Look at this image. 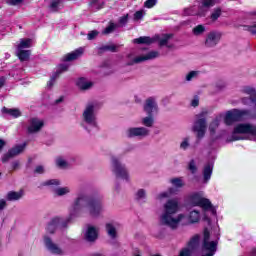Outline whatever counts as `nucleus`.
Segmentation results:
<instances>
[{
	"instance_id": "1",
	"label": "nucleus",
	"mask_w": 256,
	"mask_h": 256,
	"mask_svg": "<svg viewBox=\"0 0 256 256\" xmlns=\"http://www.w3.org/2000/svg\"><path fill=\"white\" fill-rule=\"evenodd\" d=\"M81 212L89 213L92 217H97L103 213V204L99 200H92L84 193H81L74 200L70 213L77 215Z\"/></svg>"
},
{
	"instance_id": "2",
	"label": "nucleus",
	"mask_w": 256,
	"mask_h": 256,
	"mask_svg": "<svg viewBox=\"0 0 256 256\" xmlns=\"http://www.w3.org/2000/svg\"><path fill=\"white\" fill-rule=\"evenodd\" d=\"M177 211H179V201H177V199L168 200L164 204V210L160 216V225H166V227H170V229H177L179 223L185 217L183 214L175 216Z\"/></svg>"
},
{
	"instance_id": "3",
	"label": "nucleus",
	"mask_w": 256,
	"mask_h": 256,
	"mask_svg": "<svg viewBox=\"0 0 256 256\" xmlns=\"http://www.w3.org/2000/svg\"><path fill=\"white\" fill-rule=\"evenodd\" d=\"M81 127L88 131V133H93L99 129V122L97 121V110L95 109V104H88L83 113Z\"/></svg>"
},
{
	"instance_id": "4",
	"label": "nucleus",
	"mask_w": 256,
	"mask_h": 256,
	"mask_svg": "<svg viewBox=\"0 0 256 256\" xmlns=\"http://www.w3.org/2000/svg\"><path fill=\"white\" fill-rule=\"evenodd\" d=\"M112 172L118 179L127 181L129 171L127 169V156H119L112 159Z\"/></svg>"
},
{
	"instance_id": "5",
	"label": "nucleus",
	"mask_w": 256,
	"mask_h": 256,
	"mask_svg": "<svg viewBox=\"0 0 256 256\" xmlns=\"http://www.w3.org/2000/svg\"><path fill=\"white\" fill-rule=\"evenodd\" d=\"M195 122L192 131L196 133L197 139H203L207 132V112H201L195 116Z\"/></svg>"
},
{
	"instance_id": "6",
	"label": "nucleus",
	"mask_w": 256,
	"mask_h": 256,
	"mask_svg": "<svg viewBox=\"0 0 256 256\" xmlns=\"http://www.w3.org/2000/svg\"><path fill=\"white\" fill-rule=\"evenodd\" d=\"M250 115L251 112H249V110L234 109L226 113L224 121L226 125H233V123L237 121H245Z\"/></svg>"
},
{
	"instance_id": "7",
	"label": "nucleus",
	"mask_w": 256,
	"mask_h": 256,
	"mask_svg": "<svg viewBox=\"0 0 256 256\" xmlns=\"http://www.w3.org/2000/svg\"><path fill=\"white\" fill-rule=\"evenodd\" d=\"M245 134L256 135V125L249 123L236 125L232 134V141H239V139H243L242 137H239V135Z\"/></svg>"
},
{
	"instance_id": "8",
	"label": "nucleus",
	"mask_w": 256,
	"mask_h": 256,
	"mask_svg": "<svg viewBox=\"0 0 256 256\" xmlns=\"http://www.w3.org/2000/svg\"><path fill=\"white\" fill-rule=\"evenodd\" d=\"M190 203L193 205V207H202V209H211L213 205L211 204V201L207 198H203V196L199 193H194L190 196Z\"/></svg>"
},
{
	"instance_id": "9",
	"label": "nucleus",
	"mask_w": 256,
	"mask_h": 256,
	"mask_svg": "<svg viewBox=\"0 0 256 256\" xmlns=\"http://www.w3.org/2000/svg\"><path fill=\"white\" fill-rule=\"evenodd\" d=\"M143 111L147 115H157V113H159V104H157V99L155 97L147 98L143 105Z\"/></svg>"
},
{
	"instance_id": "10",
	"label": "nucleus",
	"mask_w": 256,
	"mask_h": 256,
	"mask_svg": "<svg viewBox=\"0 0 256 256\" xmlns=\"http://www.w3.org/2000/svg\"><path fill=\"white\" fill-rule=\"evenodd\" d=\"M45 127V122L41 118L33 117L28 120L27 131L30 134L39 133Z\"/></svg>"
},
{
	"instance_id": "11",
	"label": "nucleus",
	"mask_w": 256,
	"mask_h": 256,
	"mask_svg": "<svg viewBox=\"0 0 256 256\" xmlns=\"http://www.w3.org/2000/svg\"><path fill=\"white\" fill-rule=\"evenodd\" d=\"M219 41H221V32L211 31L206 35L204 47L207 49H213V47H217V45H219Z\"/></svg>"
},
{
	"instance_id": "12",
	"label": "nucleus",
	"mask_w": 256,
	"mask_h": 256,
	"mask_svg": "<svg viewBox=\"0 0 256 256\" xmlns=\"http://www.w3.org/2000/svg\"><path fill=\"white\" fill-rule=\"evenodd\" d=\"M97 237H99V228L95 226H88L84 231V239L88 241V243L97 241Z\"/></svg>"
},
{
	"instance_id": "13",
	"label": "nucleus",
	"mask_w": 256,
	"mask_h": 256,
	"mask_svg": "<svg viewBox=\"0 0 256 256\" xmlns=\"http://www.w3.org/2000/svg\"><path fill=\"white\" fill-rule=\"evenodd\" d=\"M26 144H20L9 150L7 154L2 157V163H7L11 157H17V155H21L23 151H25Z\"/></svg>"
},
{
	"instance_id": "14",
	"label": "nucleus",
	"mask_w": 256,
	"mask_h": 256,
	"mask_svg": "<svg viewBox=\"0 0 256 256\" xmlns=\"http://www.w3.org/2000/svg\"><path fill=\"white\" fill-rule=\"evenodd\" d=\"M199 245V236H194L189 242H188V247L183 248L180 251L179 256H191L193 253V249Z\"/></svg>"
},
{
	"instance_id": "15",
	"label": "nucleus",
	"mask_w": 256,
	"mask_h": 256,
	"mask_svg": "<svg viewBox=\"0 0 256 256\" xmlns=\"http://www.w3.org/2000/svg\"><path fill=\"white\" fill-rule=\"evenodd\" d=\"M151 131L145 127H135L129 129V137H139L144 139V137H149Z\"/></svg>"
},
{
	"instance_id": "16",
	"label": "nucleus",
	"mask_w": 256,
	"mask_h": 256,
	"mask_svg": "<svg viewBox=\"0 0 256 256\" xmlns=\"http://www.w3.org/2000/svg\"><path fill=\"white\" fill-rule=\"evenodd\" d=\"M44 243L48 251H50V253H53V255H63V249L58 247L57 244L53 243V240H51L49 236L44 237Z\"/></svg>"
},
{
	"instance_id": "17",
	"label": "nucleus",
	"mask_w": 256,
	"mask_h": 256,
	"mask_svg": "<svg viewBox=\"0 0 256 256\" xmlns=\"http://www.w3.org/2000/svg\"><path fill=\"white\" fill-rule=\"evenodd\" d=\"M85 53V48L80 47L66 55L63 56L62 60L64 63H69L71 61H76V59H79Z\"/></svg>"
},
{
	"instance_id": "18",
	"label": "nucleus",
	"mask_w": 256,
	"mask_h": 256,
	"mask_svg": "<svg viewBox=\"0 0 256 256\" xmlns=\"http://www.w3.org/2000/svg\"><path fill=\"white\" fill-rule=\"evenodd\" d=\"M157 57H159V52L150 51L146 55L137 56L132 63H143V61H151L152 59H157Z\"/></svg>"
},
{
	"instance_id": "19",
	"label": "nucleus",
	"mask_w": 256,
	"mask_h": 256,
	"mask_svg": "<svg viewBox=\"0 0 256 256\" xmlns=\"http://www.w3.org/2000/svg\"><path fill=\"white\" fill-rule=\"evenodd\" d=\"M76 85L81 91H88V89L93 87V82L85 77H81L77 79Z\"/></svg>"
},
{
	"instance_id": "20",
	"label": "nucleus",
	"mask_w": 256,
	"mask_h": 256,
	"mask_svg": "<svg viewBox=\"0 0 256 256\" xmlns=\"http://www.w3.org/2000/svg\"><path fill=\"white\" fill-rule=\"evenodd\" d=\"M173 37V34H164L161 38H159V36L154 37L157 41H159V45L160 47H168V49L173 48V44H168L169 40Z\"/></svg>"
},
{
	"instance_id": "21",
	"label": "nucleus",
	"mask_w": 256,
	"mask_h": 256,
	"mask_svg": "<svg viewBox=\"0 0 256 256\" xmlns=\"http://www.w3.org/2000/svg\"><path fill=\"white\" fill-rule=\"evenodd\" d=\"M157 41V38H151L149 36H142L133 40V43H137L138 45H153Z\"/></svg>"
},
{
	"instance_id": "22",
	"label": "nucleus",
	"mask_w": 256,
	"mask_h": 256,
	"mask_svg": "<svg viewBox=\"0 0 256 256\" xmlns=\"http://www.w3.org/2000/svg\"><path fill=\"white\" fill-rule=\"evenodd\" d=\"M61 223H63V219L60 217L53 218L47 226L48 233H55V228L61 227Z\"/></svg>"
},
{
	"instance_id": "23",
	"label": "nucleus",
	"mask_w": 256,
	"mask_h": 256,
	"mask_svg": "<svg viewBox=\"0 0 256 256\" xmlns=\"http://www.w3.org/2000/svg\"><path fill=\"white\" fill-rule=\"evenodd\" d=\"M25 195V192L23 190H19L18 192L10 191L6 195L7 201H19L23 196Z\"/></svg>"
},
{
	"instance_id": "24",
	"label": "nucleus",
	"mask_w": 256,
	"mask_h": 256,
	"mask_svg": "<svg viewBox=\"0 0 256 256\" xmlns=\"http://www.w3.org/2000/svg\"><path fill=\"white\" fill-rule=\"evenodd\" d=\"M106 233L110 239H117V225L114 223L106 224Z\"/></svg>"
},
{
	"instance_id": "25",
	"label": "nucleus",
	"mask_w": 256,
	"mask_h": 256,
	"mask_svg": "<svg viewBox=\"0 0 256 256\" xmlns=\"http://www.w3.org/2000/svg\"><path fill=\"white\" fill-rule=\"evenodd\" d=\"M141 124L144 125V127H153V125H155V116L147 114V116L141 118Z\"/></svg>"
},
{
	"instance_id": "26",
	"label": "nucleus",
	"mask_w": 256,
	"mask_h": 256,
	"mask_svg": "<svg viewBox=\"0 0 256 256\" xmlns=\"http://www.w3.org/2000/svg\"><path fill=\"white\" fill-rule=\"evenodd\" d=\"M56 167L59 169H69V162L63 156H58L55 159Z\"/></svg>"
},
{
	"instance_id": "27",
	"label": "nucleus",
	"mask_w": 256,
	"mask_h": 256,
	"mask_svg": "<svg viewBox=\"0 0 256 256\" xmlns=\"http://www.w3.org/2000/svg\"><path fill=\"white\" fill-rule=\"evenodd\" d=\"M2 113H5L6 115L13 117L14 119H17V117H21V110L17 108L9 109L4 107L2 108Z\"/></svg>"
},
{
	"instance_id": "28",
	"label": "nucleus",
	"mask_w": 256,
	"mask_h": 256,
	"mask_svg": "<svg viewBox=\"0 0 256 256\" xmlns=\"http://www.w3.org/2000/svg\"><path fill=\"white\" fill-rule=\"evenodd\" d=\"M71 193V188L69 186L58 187L54 190V195L57 197H65V195H69Z\"/></svg>"
},
{
	"instance_id": "29",
	"label": "nucleus",
	"mask_w": 256,
	"mask_h": 256,
	"mask_svg": "<svg viewBox=\"0 0 256 256\" xmlns=\"http://www.w3.org/2000/svg\"><path fill=\"white\" fill-rule=\"evenodd\" d=\"M201 219V214L198 210H192L190 211L188 215V221L189 223H199V220Z\"/></svg>"
},
{
	"instance_id": "30",
	"label": "nucleus",
	"mask_w": 256,
	"mask_h": 256,
	"mask_svg": "<svg viewBox=\"0 0 256 256\" xmlns=\"http://www.w3.org/2000/svg\"><path fill=\"white\" fill-rule=\"evenodd\" d=\"M203 175H204V181L205 183H207V181L211 179V175H213V164H207L204 167Z\"/></svg>"
},
{
	"instance_id": "31",
	"label": "nucleus",
	"mask_w": 256,
	"mask_h": 256,
	"mask_svg": "<svg viewBox=\"0 0 256 256\" xmlns=\"http://www.w3.org/2000/svg\"><path fill=\"white\" fill-rule=\"evenodd\" d=\"M16 53L20 61H28L29 57L31 56V51L29 50L17 49Z\"/></svg>"
},
{
	"instance_id": "32",
	"label": "nucleus",
	"mask_w": 256,
	"mask_h": 256,
	"mask_svg": "<svg viewBox=\"0 0 256 256\" xmlns=\"http://www.w3.org/2000/svg\"><path fill=\"white\" fill-rule=\"evenodd\" d=\"M31 45H33L32 39H29V38L21 39L17 49L24 51V49H29Z\"/></svg>"
},
{
	"instance_id": "33",
	"label": "nucleus",
	"mask_w": 256,
	"mask_h": 256,
	"mask_svg": "<svg viewBox=\"0 0 256 256\" xmlns=\"http://www.w3.org/2000/svg\"><path fill=\"white\" fill-rule=\"evenodd\" d=\"M103 5H105V1L103 0H91L90 7L93 11H98V9H103Z\"/></svg>"
},
{
	"instance_id": "34",
	"label": "nucleus",
	"mask_w": 256,
	"mask_h": 256,
	"mask_svg": "<svg viewBox=\"0 0 256 256\" xmlns=\"http://www.w3.org/2000/svg\"><path fill=\"white\" fill-rule=\"evenodd\" d=\"M175 193H177V190L175 188H170L168 191L160 193L158 199H167L171 197V195H175Z\"/></svg>"
},
{
	"instance_id": "35",
	"label": "nucleus",
	"mask_w": 256,
	"mask_h": 256,
	"mask_svg": "<svg viewBox=\"0 0 256 256\" xmlns=\"http://www.w3.org/2000/svg\"><path fill=\"white\" fill-rule=\"evenodd\" d=\"M117 27V24L110 22L109 25L103 30L102 35H110V33H113Z\"/></svg>"
},
{
	"instance_id": "36",
	"label": "nucleus",
	"mask_w": 256,
	"mask_h": 256,
	"mask_svg": "<svg viewBox=\"0 0 256 256\" xmlns=\"http://www.w3.org/2000/svg\"><path fill=\"white\" fill-rule=\"evenodd\" d=\"M193 35L196 37H199L200 35H203L205 33V26L203 25H197L192 29Z\"/></svg>"
},
{
	"instance_id": "37",
	"label": "nucleus",
	"mask_w": 256,
	"mask_h": 256,
	"mask_svg": "<svg viewBox=\"0 0 256 256\" xmlns=\"http://www.w3.org/2000/svg\"><path fill=\"white\" fill-rule=\"evenodd\" d=\"M217 3V0H202L201 1V7L203 9H209L210 7L215 6Z\"/></svg>"
},
{
	"instance_id": "38",
	"label": "nucleus",
	"mask_w": 256,
	"mask_h": 256,
	"mask_svg": "<svg viewBox=\"0 0 256 256\" xmlns=\"http://www.w3.org/2000/svg\"><path fill=\"white\" fill-rule=\"evenodd\" d=\"M219 127V118L214 119L209 125L210 133H215Z\"/></svg>"
},
{
	"instance_id": "39",
	"label": "nucleus",
	"mask_w": 256,
	"mask_h": 256,
	"mask_svg": "<svg viewBox=\"0 0 256 256\" xmlns=\"http://www.w3.org/2000/svg\"><path fill=\"white\" fill-rule=\"evenodd\" d=\"M170 183L176 187L177 189H181V187H183V185H185L183 183V180L181 178H174L172 180H170Z\"/></svg>"
},
{
	"instance_id": "40",
	"label": "nucleus",
	"mask_w": 256,
	"mask_h": 256,
	"mask_svg": "<svg viewBox=\"0 0 256 256\" xmlns=\"http://www.w3.org/2000/svg\"><path fill=\"white\" fill-rule=\"evenodd\" d=\"M199 77V71H191L186 75V81H193Z\"/></svg>"
},
{
	"instance_id": "41",
	"label": "nucleus",
	"mask_w": 256,
	"mask_h": 256,
	"mask_svg": "<svg viewBox=\"0 0 256 256\" xmlns=\"http://www.w3.org/2000/svg\"><path fill=\"white\" fill-rule=\"evenodd\" d=\"M220 17H221V9L217 8L212 12L210 19H212V21H217Z\"/></svg>"
},
{
	"instance_id": "42",
	"label": "nucleus",
	"mask_w": 256,
	"mask_h": 256,
	"mask_svg": "<svg viewBox=\"0 0 256 256\" xmlns=\"http://www.w3.org/2000/svg\"><path fill=\"white\" fill-rule=\"evenodd\" d=\"M98 36H99V31L92 30L87 34V39L88 41H93V39H97Z\"/></svg>"
},
{
	"instance_id": "43",
	"label": "nucleus",
	"mask_w": 256,
	"mask_h": 256,
	"mask_svg": "<svg viewBox=\"0 0 256 256\" xmlns=\"http://www.w3.org/2000/svg\"><path fill=\"white\" fill-rule=\"evenodd\" d=\"M145 17V10H139L134 14V21H141Z\"/></svg>"
},
{
	"instance_id": "44",
	"label": "nucleus",
	"mask_w": 256,
	"mask_h": 256,
	"mask_svg": "<svg viewBox=\"0 0 256 256\" xmlns=\"http://www.w3.org/2000/svg\"><path fill=\"white\" fill-rule=\"evenodd\" d=\"M102 51H111L112 53H115L117 51V46L114 44L105 45L101 48Z\"/></svg>"
},
{
	"instance_id": "45",
	"label": "nucleus",
	"mask_w": 256,
	"mask_h": 256,
	"mask_svg": "<svg viewBox=\"0 0 256 256\" xmlns=\"http://www.w3.org/2000/svg\"><path fill=\"white\" fill-rule=\"evenodd\" d=\"M157 5V0H146L144 3V7L147 9H152V7H155Z\"/></svg>"
},
{
	"instance_id": "46",
	"label": "nucleus",
	"mask_w": 256,
	"mask_h": 256,
	"mask_svg": "<svg viewBox=\"0 0 256 256\" xmlns=\"http://www.w3.org/2000/svg\"><path fill=\"white\" fill-rule=\"evenodd\" d=\"M189 137H186L183 139V141L180 144V149H183L184 151H186V149H189Z\"/></svg>"
},
{
	"instance_id": "47",
	"label": "nucleus",
	"mask_w": 256,
	"mask_h": 256,
	"mask_svg": "<svg viewBox=\"0 0 256 256\" xmlns=\"http://www.w3.org/2000/svg\"><path fill=\"white\" fill-rule=\"evenodd\" d=\"M59 5H61V1L59 0L52 1L50 4L51 11H57V9H59Z\"/></svg>"
},
{
	"instance_id": "48",
	"label": "nucleus",
	"mask_w": 256,
	"mask_h": 256,
	"mask_svg": "<svg viewBox=\"0 0 256 256\" xmlns=\"http://www.w3.org/2000/svg\"><path fill=\"white\" fill-rule=\"evenodd\" d=\"M188 169L191 173H197V165L195 164V160H191L188 164Z\"/></svg>"
},
{
	"instance_id": "49",
	"label": "nucleus",
	"mask_w": 256,
	"mask_h": 256,
	"mask_svg": "<svg viewBox=\"0 0 256 256\" xmlns=\"http://www.w3.org/2000/svg\"><path fill=\"white\" fill-rule=\"evenodd\" d=\"M69 70V64H60L58 66V70L57 73H64V71H68Z\"/></svg>"
},
{
	"instance_id": "50",
	"label": "nucleus",
	"mask_w": 256,
	"mask_h": 256,
	"mask_svg": "<svg viewBox=\"0 0 256 256\" xmlns=\"http://www.w3.org/2000/svg\"><path fill=\"white\" fill-rule=\"evenodd\" d=\"M45 185H48V186H58V185H61V181L57 180V179H52V180H48L45 182Z\"/></svg>"
},
{
	"instance_id": "51",
	"label": "nucleus",
	"mask_w": 256,
	"mask_h": 256,
	"mask_svg": "<svg viewBox=\"0 0 256 256\" xmlns=\"http://www.w3.org/2000/svg\"><path fill=\"white\" fill-rule=\"evenodd\" d=\"M136 199H138V200L145 199V190H143V189L138 190V192L136 194Z\"/></svg>"
},
{
	"instance_id": "52",
	"label": "nucleus",
	"mask_w": 256,
	"mask_h": 256,
	"mask_svg": "<svg viewBox=\"0 0 256 256\" xmlns=\"http://www.w3.org/2000/svg\"><path fill=\"white\" fill-rule=\"evenodd\" d=\"M123 25H127V15L120 18L118 27H123Z\"/></svg>"
},
{
	"instance_id": "53",
	"label": "nucleus",
	"mask_w": 256,
	"mask_h": 256,
	"mask_svg": "<svg viewBox=\"0 0 256 256\" xmlns=\"http://www.w3.org/2000/svg\"><path fill=\"white\" fill-rule=\"evenodd\" d=\"M35 173L41 174V173H45V167L39 165L35 168Z\"/></svg>"
},
{
	"instance_id": "54",
	"label": "nucleus",
	"mask_w": 256,
	"mask_h": 256,
	"mask_svg": "<svg viewBox=\"0 0 256 256\" xmlns=\"http://www.w3.org/2000/svg\"><path fill=\"white\" fill-rule=\"evenodd\" d=\"M7 207V200L5 199H0V211H3Z\"/></svg>"
},
{
	"instance_id": "55",
	"label": "nucleus",
	"mask_w": 256,
	"mask_h": 256,
	"mask_svg": "<svg viewBox=\"0 0 256 256\" xmlns=\"http://www.w3.org/2000/svg\"><path fill=\"white\" fill-rule=\"evenodd\" d=\"M9 5H19V3H23V0H7Z\"/></svg>"
},
{
	"instance_id": "56",
	"label": "nucleus",
	"mask_w": 256,
	"mask_h": 256,
	"mask_svg": "<svg viewBox=\"0 0 256 256\" xmlns=\"http://www.w3.org/2000/svg\"><path fill=\"white\" fill-rule=\"evenodd\" d=\"M192 107H199V98H194L191 102Z\"/></svg>"
},
{
	"instance_id": "57",
	"label": "nucleus",
	"mask_w": 256,
	"mask_h": 256,
	"mask_svg": "<svg viewBox=\"0 0 256 256\" xmlns=\"http://www.w3.org/2000/svg\"><path fill=\"white\" fill-rule=\"evenodd\" d=\"M55 85V77H52L50 81L47 83V87L51 88Z\"/></svg>"
},
{
	"instance_id": "58",
	"label": "nucleus",
	"mask_w": 256,
	"mask_h": 256,
	"mask_svg": "<svg viewBox=\"0 0 256 256\" xmlns=\"http://www.w3.org/2000/svg\"><path fill=\"white\" fill-rule=\"evenodd\" d=\"M19 165H20L19 161H14V162L12 163V169H13V170L18 169V168H19Z\"/></svg>"
},
{
	"instance_id": "59",
	"label": "nucleus",
	"mask_w": 256,
	"mask_h": 256,
	"mask_svg": "<svg viewBox=\"0 0 256 256\" xmlns=\"http://www.w3.org/2000/svg\"><path fill=\"white\" fill-rule=\"evenodd\" d=\"M3 85H5V77L0 78V89L3 87Z\"/></svg>"
},
{
	"instance_id": "60",
	"label": "nucleus",
	"mask_w": 256,
	"mask_h": 256,
	"mask_svg": "<svg viewBox=\"0 0 256 256\" xmlns=\"http://www.w3.org/2000/svg\"><path fill=\"white\" fill-rule=\"evenodd\" d=\"M133 256H141V252L139 250H135L133 252Z\"/></svg>"
},
{
	"instance_id": "61",
	"label": "nucleus",
	"mask_w": 256,
	"mask_h": 256,
	"mask_svg": "<svg viewBox=\"0 0 256 256\" xmlns=\"http://www.w3.org/2000/svg\"><path fill=\"white\" fill-rule=\"evenodd\" d=\"M135 98V103H141V98H139L138 96H134Z\"/></svg>"
},
{
	"instance_id": "62",
	"label": "nucleus",
	"mask_w": 256,
	"mask_h": 256,
	"mask_svg": "<svg viewBox=\"0 0 256 256\" xmlns=\"http://www.w3.org/2000/svg\"><path fill=\"white\" fill-rule=\"evenodd\" d=\"M4 146H5V141L0 140V149H3Z\"/></svg>"
},
{
	"instance_id": "63",
	"label": "nucleus",
	"mask_w": 256,
	"mask_h": 256,
	"mask_svg": "<svg viewBox=\"0 0 256 256\" xmlns=\"http://www.w3.org/2000/svg\"><path fill=\"white\" fill-rule=\"evenodd\" d=\"M198 15H203V11H199V12H198Z\"/></svg>"
},
{
	"instance_id": "64",
	"label": "nucleus",
	"mask_w": 256,
	"mask_h": 256,
	"mask_svg": "<svg viewBox=\"0 0 256 256\" xmlns=\"http://www.w3.org/2000/svg\"><path fill=\"white\" fill-rule=\"evenodd\" d=\"M92 256H101V254H93Z\"/></svg>"
}]
</instances>
